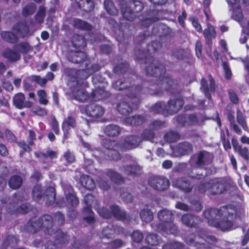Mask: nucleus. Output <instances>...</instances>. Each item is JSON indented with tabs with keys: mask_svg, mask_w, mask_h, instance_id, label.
Returning a JSON list of instances; mask_svg holds the SVG:
<instances>
[{
	"mask_svg": "<svg viewBox=\"0 0 249 249\" xmlns=\"http://www.w3.org/2000/svg\"><path fill=\"white\" fill-rule=\"evenodd\" d=\"M80 183L83 187L88 190H93L96 186L93 179L87 175H83L81 177Z\"/></svg>",
	"mask_w": 249,
	"mask_h": 249,
	"instance_id": "29",
	"label": "nucleus"
},
{
	"mask_svg": "<svg viewBox=\"0 0 249 249\" xmlns=\"http://www.w3.org/2000/svg\"><path fill=\"white\" fill-rule=\"evenodd\" d=\"M213 160V155L207 151H203L194 155L190 160L192 165L201 167L210 164Z\"/></svg>",
	"mask_w": 249,
	"mask_h": 249,
	"instance_id": "5",
	"label": "nucleus"
},
{
	"mask_svg": "<svg viewBox=\"0 0 249 249\" xmlns=\"http://www.w3.org/2000/svg\"><path fill=\"white\" fill-rule=\"evenodd\" d=\"M203 35L206 44L211 46L212 45V39L215 38L216 36V32L214 27L211 24L208 23L207 28L204 30Z\"/></svg>",
	"mask_w": 249,
	"mask_h": 249,
	"instance_id": "24",
	"label": "nucleus"
},
{
	"mask_svg": "<svg viewBox=\"0 0 249 249\" xmlns=\"http://www.w3.org/2000/svg\"><path fill=\"white\" fill-rule=\"evenodd\" d=\"M109 96V93L102 88H97L93 91L91 96L94 101H99Z\"/></svg>",
	"mask_w": 249,
	"mask_h": 249,
	"instance_id": "31",
	"label": "nucleus"
},
{
	"mask_svg": "<svg viewBox=\"0 0 249 249\" xmlns=\"http://www.w3.org/2000/svg\"><path fill=\"white\" fill-rule=\"evenodd\" d=\"M78 7L83 11L89 12L93 9L94 5L91 0H76Z\"/></svg>",
	"mask_w": 249,
	"mask_h": 249,
	"instance_id": "34",
	"label": "nucleus"
},
{
	"mask_svg": "<svg viewBox=\"0 0 249 249\" xmlns=\"http://www.w3.org/2000/svg\"><path fill=\"white\" fill-rule=\"evenodd\" d=\"M125 122L130 124L139 125L144 122V118L141 116L137 115L126 118Z\"/></svg>",
	"mask_w": 249,
	"mask_h": 249,
	"instance_id": "42",
	"label": "nucleus"
},
{
	"mask_svg": "<svg viewBox=\"0 0 249 249\" xmlns=\"http://www.w3.org/2000/svg\"><path fill=\"white\" fill-rule=\"evenodd\" d=\"M75 125V119L71 116L66 118L62 124V128L64 131V136L66 137V132H68L71 127H74Z\"/></svg>",
	"mask_w": 249,
	"mask_h": 249,
	"instance_id": "35",
	"label": "nucleus"
},
{
	"mask_svg": "<svg viewBox=\"0 0 249 249\" xmlns=\"http://www.w3.org/2000/svg\"><path fill=\"white\" fill-rule=\"evenodd\" d=\"M22 182L23 179L20 176L14 175L9 179L8 184L11 188L16 190L21 187Z\"/></svg>",
	"mask_w": 249,
	"mask_h": 249,
	"instance_id": "32",
	"label": "nucleus"
},
{
	"mask_svg": "<svg viewBox=\"0 0 249 249\" xmlns=\"http://www.w3.org/2000/svg\"><path fill=\"white\" fill-rule=\"evenodd\" d=\"M210 85L208 86L206 79L202 78L201 81V89L205 92L206 96L209 99H211V96L209 93L210 91L213 92L215 90V83L211 75L209 76Z\"/></svg>",
	"mask_w": 249,
	"mask_h": 249,
	"instance_id": "20",
	"label": "nucleus"
},
{
	"mask_svg": "<svg viewBox=\"0 0 249 249\" xmlns=\"http://www.w3.org/2000/svg\"><path fill=\"white\" fill-rule=\"evenodd\" d=\"M83 219L89 225H92L95 223L96 219L95 214L91 209L90 205L84 207L82 210Z\"/></svg>",
	"mask_w": 249,
	"mask_h": 249,
	"instance_id": "22",
	"label": "nucleus"
},
{
	"mask_svg": "<svg viewBox=\"0 0 249 249\" xmlns=\"http://www.w3.org/2000/svg\"><path fill=\"white\" fill-rule=\"evenodd\" d=\"M29 79H31V81L36 82L41 87L44 86L47 82L46 78H42L38 75H32L29 77Z\"/></svg>",
	"mask_w": 249,
	"mask_h": 249,
	"instance_id": "60",
	"label": "nucleus"
},
{
	"mask_svg": "<svg viewBox=\"0 0 249 249\" xmlns=\"http://www.w3.org/2000/svg\"><path fill=\"white\" fill-rule=\"evenodd\" d=\"M123 241L121 239H116L108 243V249H117L122 247L124 245Z\"/></svg>",
	"mask_w": 249,
	"mask_h": 249,
	"instance_id": "61",
	"label": "nucleus"
},
{
	"mask_svg": "<svg viewBox=\"0 0 249 249\" xmlns=\"http://www.w3.org/2000/svg\"><path fill=\"white\" fill-rule=\"evenodd\" d=\"M72 93L75 99L81 102L86 101L89 97L88 93L80 85H77L73 88Z\"/></svg>",
	"mask_w": 249,
	"mask_h": 249,
	"instance_id": "21",
	"label": "nucleus"
},
{
	"mask_svg": "<svg viewBox=\"0 0 249 249\" xmlns=\"http://www.w3.org/2000/svg\"><path fill=\"white\" fill-rule=\"evenodd\" d=\"M135 103L132 101H123L120 102L117 107L118 111L122 115H127L131 113L135 107L140 103V100L137 99Z\"/></svg>",
	"mask_w": 249,
	"mask_h": 249,
	"instance_id": "11",
	"label": "nucleus"
},
{
	"mask_svg": "<svg viewBox=\"0 0 249 249\" xmlns=\"http://www.w3.org/2000/svg\"><path fill=\"white\" fill-rule=\"evenodd\" d=\"M183 101L180 99L170 100L166 105V113L173 114L178 112L182 108Z\"/></svg>",
	"mask_w": 249,
	"mask_h": 249,
	"instance_id": "17",
	"label": "nucleus"
},
{
	"mask_svg": "<svg viewBox=\"0 0 249 249\" xmlns=\"http://www.w3.org/2000/svg\"><path fill=\"white\" fill-rule=\"evenodd\" d=\"M72 45L75 48L82 49L86 46V42L83 36L80 35H74L71 38Z\"/></svg>",
	"mask_w": 249,
	"mask_h": 249,
	"instance_id": "28",
	"label": "nucleus"
},
{
	"mask_svg": "<svg viewBox=\"0 0 249 249\" xmlns=\"http://www.w3.org/2000/svg\"><path fill=\"white\" fill-rule=\"evenodd\" d=\"M166 105L162 102H158L151 107V111L154 113H166Z\"/></svg>",
	"mask_w": 249,
	"mask_h": 249,
	"instance_id": "48",
	"label": "nucleus"
},
{
	"mask_svg": "<svg viewBox=\"0 0 249 249\" xmlns=\"http://www.w3.org/2000/svg\"><path fill=\"white\" fill-rule=\"evenodd\" d=\"M196 232L200 238L204 239L205 241L208 244V246L207 247H204V244H201L205 249H212V247L214 246L217 242V239L214 236L206 235V231L202 228L197 229Z\"/></svg>",
	"mask_w": 249,
	"mask_h": 249,
	"instance_id": "14",
	"label": "nucleus"
},
{
	"mask_svg": "<svg viewBox=\"0 0 249 249\" xmlns=\"http://www.w3.org/2000/svg\"><path fill=\"white\" fill-rule=\"evenodd\" d=\"M181 219L184 224L190 227L197 228L201 222L199 217L190 214H183Z\"/></svg>",
	"mask_w": 249,
	"mask_h": 249,
	"instance_id": "18",
	"label": "nucleus"
},
{
	"mask_svg": "<svg viewBox=\"0 0 249 249\" xmlns=\"http://www.w3.org/2000/svg\"><path fill=\"white\" fill-rule=\"evenodd\" d=\"M110 209L112 210L111 217L113 216L118 220L123 222H130L132 219V216L126 213V212L121 209L118 206L113 205L110 206Z\"/></svg>",
	"mask_w": 249,
	"mask_h": 249,
	"instance_id": "10",
	"label": "nucleus"
},
{
	"mask_svg": "<svg viewBox=\"0 0 249 249\" xmlns=\"http://www.w3.org/2000/svg\"><path fill=\"white\" fill-rule=\"evenodd\" d=\"M187 51L184 49H178L175 50L173 52V55L179 59H183L187 54Z\"/></svg>",
	"mask_w": 249,
	"mask_h": 249,
	"instance_id": "62",
	"label": "nucleus"
},
{
	"mask_svg": "<svg viewBox=\"0 0 249 249\" xmlns=\"http://www.w3.org/2000/svg\"><path fill=\"white\" fill-rule=\"evenodd\" d=\"M103 144L104 146L107 150V151H109L110 150H113L114 149H120V146H121V143H119V142L115 141H110V140H105L103 142Z\"/></svg>",
	"mask_w": 249,
	"mask_h": 249,
	"instance_id": "41",
	"label": "nucleus"
},
{
	"mask_svg": "<svg viewBox=\"0 0 249 249\" xmlns=\"http://www.w3.org/2000/svg\"><path fill=\"white\" fill-rule=\"evenodd\" d=\"M128 6L133 10L135 14L141 12L143 8V4L138 0H133L130 2Z\"/></svg>",
	"mask_w": 249,
	"mask_h": 249,
	"instance_id": "47",
	"label": "nucleus"
},
{
	"mask_svg": "<svg viewBox=\"0 0 249 249\" xmlns=\"http://www.w3.org/2000/svg\"><path fill=\"white\" fill-rule=\"evenodd\" d=\"M178 150L182 155H185L192 151V146L188 142H183L179 144Z\"/></svg>",
	"mask_w": 249,
	"mask_h": 249,
	"instance_id": "52",
	"label": "nucleus"
},
{
	"mask_svg": "<svg viewBox=\"0 0 249 249\" xmlns=\"http://www.w3.org/2000/svg\"><path fill=\"white\" fill-rule=\"evenodd\" d=\"M105 133L110 137H115L118 136L121 131L119 126L115 124L107 125L105 129Z\"/></svg>",
	"mask_w": 249,
	"mask_h": 249,
	"instance_id": "33",
	"label": "nucleus"
},
{
	"mask_svg": "<svg viewBox=\"0 0 249 249\" xmlns=\"http://www.w3.org/2000/svg\"><path fill=\"white\" fill-rule=\"evenodd\" d=\"M199 191L204 192L208 191L213 195L220 194L225 190L224 185L216 179H211L209 181L202 182L198 187Z\"/></svg>",
	"mask_w": 249,
	"mask_h": 249,
	"instance_id": "4",
	"label": "nucleus"
},
{
	"mask_svg": "<svg viewBox=\"0 0 249 249\" xmlns=\"http://www.w3.org/2000/svg\"><path fill=\"white\" fill-rule=\"evenodd\" d=\"M13 31L17 35V37H24L30 34L28 26L24 23H20L15 25Z\"/></svg>",
	"mask_w": 249,
	"mask_h": 249,
	"instance_id": "23",
	"label": "nucleus"
},
{
	"mask_svg": "<svg viewBox=\"0 0 249 249\" xmlns=\"http://www.w3.org/2000/svg\"><path fill=\"white\" fill-rule=\"evenodd\" d=\"M203 215L210 226L223 231H228L232 227L233 221L237 217V210L234 205L229 204L219 209L209 208L203 212Z\"/></svg>",
	"mask_w": 249,
	"mask_h": 249,
	"instance_id": "2",
	"label": "nucleus"
},
{
	"mask_svg": "<svg viewBox=\"0 0 249 249\" xmlns=\"http://www.w3.org/2000/svg\"><path fill=\"white\" fill-rule=\"evenodd\" d=\"M13 103L15 107L19 109L30 108L33 104L29 101H26L24 95L21 92L18 93L14 96Z\"/></svg>",
	"mask_w": 249,
	"mask_h": 249,
	"instance_id": "13",
	"label": "nucleus"
},
{
	"mask_svg": "<svg viewBox=\"0 0 249 249\" xmlns=\"http://www.w3.org/2000/svg\"><path fill=\"white\" fill-rule=\"evenodd\" d=\"M141 218L142 221L149 223L153 219V213L149 209H142L140 213Z\"/></svg>",
	"mask_w": 249,
	"mask_h": 249,
	"instance_id": "37",
	"label": "nucleus"
},
{
	"mask_svg": "<svg viewBox=\"0 0 249 249\" xmlns=\"http://www.w3.org/2000/svg\"><path fill=\"white\" fill-rule=\"evenodd\" d=\"M36 7L34 3H31L25 6L22 10V14L24 16H28L34 13Z\"/></svg>",
	"mask_w": 249,
	"mask_h": 249,
	"instance_id": "59",
	"label": "nucleus"
},
{
	"mask_svg": "<svg viewBox=\"0 0 249 249\" xmlns=\"http://www.w3.org/2000/svg\"><path fill=\"white\" fill-rule=\"evenodd\" d=\"M131 237L133 242L139 243L142 241L143 234L142 231H135L132 233Z\"/></svg>",
	"mask_w": 249,
	"mask_h": 249,
	"instance_id": "54",
	"label": "nucleus"
},
{
	"mask_svg": "<svg viewBox=\"0 0 249 249\" xmlns=\"http://www.w3.org/2000/svg\"><path fill=\"white\" fill-rule=\"evenodd\" d=\"M97 212L99 214L104 218L109 219L111 218V213L112 210L105 207L98 208L97 209Z\"/></svg>",
	"mask_w": 249,
	"mask_h": 249,
	"instance_id": "51",
	"label": "nucleus"
},
{
	"mask_svg": "<svg viewBox=\"0 0 249 249\" xmlns=\"http://www.w3.org/2000/svg\"><path fill=\"white\" fill-rule=\"evenodd\" d=\"M173 184L177 188L186 193L191 192L193 188V185L185 178H179L176 179Z\"/></svg>",
	"mask_w": 249,
	"mask_h": 249,
	"instance_id": "19",
	"label": "nucleus"
},
{
	"mask_svg": "<svg viewBox=\"0 0 249 249\" xmlns=\"http://www.w3.org/2000/svg\"><path fill=\"white\" fill-rule=\"evenodd\" d=\"M86 58V54L81 51L71 52L68 57L69 61L74 63L82 62Z\"/></svg>",
	"mask_w": 249,
	"mask_h": 249,
	"instance_id": "26",
	"label": "nucleus"
},
{
	"mask_svg": "<svg viewBox=\"0 0 249 249\" xmlns=\"http://www.w3.org/2000/svg\"><path fill=\"white\" fill-rule=\"evenodd\" d=\"M156 230L160 232H163L167 234H174L177 235L179 233L177 226L171 222L166 224H160L157 225Z\"/></svg>",
	"mask_w": 249,
	"mask_h": 249,
	"instance_id": "15",
	"label": "nucleus"
},
{
	"mask_svg": "<svg viewBox=\"0 0 249 249\" xmlns=\"http://www.w3.org/2000/svg\"><path fill=\"white\" fill-rule=\"evenodd\" d=\"M19 242L18 238L13 235H8L4 240L0 249H7L9 246H14L17 245Z\"/></svg>",
	"mask_w": 249,
	"mask_h": 249,
	"instance_id": "30",
	"label": "nucleus"
},
{
	"mask_svg": "<svg viewBox=\"0 0 249 249\" xmlns=\"http://www.w3.org/2000/svg\"><path fill=\"white\" fill-rule=\"evenodd\" d=\"M141 138L136 135H129L125 137L124 142L121 143L120 150L121 151H126L138 147L142 142Z\"/></svg>",
	"mask_w": 249,
	"mask_h": 249,
	"instance_id": "8",
	"label": "nucleus"
},
{
	"mask_svg": "<svg viewBox=\"0 0 249 249\" xmlns=\"http://www.w3.org/2000/svg\"><path fill=\"white\" fill-rule=\"evenodd\" d=\"M104 6L106 10L109 14L112 15H116L117 14L118 10L115 7L113 2L111 0H105Z\"/></svg>",
	"mask_w": 249,
	"mask_h": 249,
	"instance_id": "44",
	"label": "nucleus"
},
{
	"mask_svg": "<svg viewBox=\"0 0 249 249\" xmlns=\"http://www.w3.org/2000/svg\"><path fill=\"white\" fill-rule=\"evenodd\" d=\"M16 49L22 53H27L32 49V47L30 45L26 42H23L18 44L16 46Z\"/></svg>",
	"mask_w": 249,
	"mask_h": 249,
	"instance_id": "55",
	"label": "nucleus"
},
{
	"mask_svg": "<svg viewBox=\"0 0 249 249\" xmlns=\"http://www.w3.org/2000/svg\"><path fill=\"white\" fill-rule=\"evenodd\" d=\"M118 1L124 18L127 20L133 21L136 18V14L133 12V10L125 3L124 0H118Z\"/></svg>",
	"mask_w": 249,
	"mask_h": 249,
	"instance_id": "16",
	"label": "nucleus"
},
{
	"mask_svg": "<svg viewBox=\"0 0 249 249\" xmlns=\"http://www.w3.org/2000/svg\"><path fill=\"white\" fill-rule=\"evenodd\" d=\"M146 71L149 75L160 76L156 83L149 86V93L151 94L160 96L164 91L170 89L175 84V82L170 77L161 76L165 72V68L161 65L152 63L146 68Z\"/></svg>",
	"mask_w": 249,
	"mask_h": 249,
	"instance_id": "3",
	"label": "nucleus"
},
{
	"mask_svg": "<svg viewBox=\"0 0 249 249\" xmlns=\"http://www.w3.org/2000/svg\"><path fill=\"white\" fill-rule=\"evenodd\" d=\"M72 24L74 27L81 30H89L91 28L90 24L80 19H74Z\"/></svg>",
	"mask_w": 249,
	"mask_h": 249,
	"instance_id": "38",
	"label": "nucleus"
},
{
	"mask_svg": "<svg viewBox=\"0 0 249 249\" xmlns=\"http://www.w3.org/2000/svg\"><path fill=\"white\" fill-rule=\"evenodd\" d=\"M180 137L179 134L174 131H170L167 133L164 136V139L165 141L169 142H173L178 141Z\"/></svg>",
	"mask_w": 249,
	"mask_h": 249,
	"instance_id": "49",
	"label": "nucleus"
},
{
	"mask_svg": "<svg viewBox=\"0 0 249 249\" xmlns=\"http://www.w3.org/2000/svg\"><path fill=\"white\" fill-rule=\"evenodd\" d=\"M122 169L126 174L136 175L139 173L141 167L137 164H133L124 167Z\"/></svg>",
	"mask_w": 249,
	"mask_h": 249,
	"instance_id": "43",
	"label": "nucleus"
},
{
	"mask_svg": "<svg viewBox=\"0 0 249 249\" xmlns=\"http://www.w3.org/2000/svg\"><path fill=\"white\" fill-rule=\"evenodd\" d=\"M57 153L55 151L52 150H48L46 152V153H42V152H36L35 155L38 157L40 158L43 160H45L48 158L51 159H53V158H55L57 157Z\"/></svg>",
	"mask_w": 249,
	"mask_h": 249,
	"instance_id": "40",
	"label": "nucleus"
},
{
	"mask_svg": "<svg viewBox=\"0 0 249 249\" xmlns=\"http://www.w3.org/2000/svg\"><path fill=\"white\" fill-rule=\"evenodd\" d=\"M146 243L151 246H156L160 244L161 239L157 234L149 233L146 237Z\"/></svg>",
	"mask_w": 249,
	"mask_h": 249,
	"instance_id": "36",
	"label": "nucleus"
},
{
	"mask_svg": "<svg viewBox=\"0 0 249 249\" xmlns=\"http://www.w3.org/2000/svg\"><path fill=\"white\" fill-rule=\"evenodd\" d=\"M84 112L89 117L98 118L102 117L104 115L105 110L104 108L100 105L95 104H91L85 107Z\"/></svg>",
	"mask_w": 249,
	"mask_h": 249,
	"instance_id": "9",
	"label": "nucleus"
},
{
	"mask_svg": "<svg viewBox=\"0 0 249 249\" xmlns=\"http://www.w3.org/2000/svg\"><path fill=\"white\" fill-rule=\"evenodd\" d=\"M161 47L162 44L159 41H152L148 45L147 51L149 53L151 54L159 51Z\"/></svg>",
	"mask_w": 249,
	"mask_h": 249,
	"instance_id": "46",
	"label": "nucleus"
},
{
	"mask_svg": "<svg viewBox=\"0 0 249 249\" xmlns=\"http://www.w3.org/2000/svg\"><path fill=\"white\" fill-rule=\"evenodd\" d=\"M1 36L3 40L10 43H14L18 40L17 35L13 31V32H2L1 33Z\"/></svg>",
	"mask_w": 249,
	"mask_h": 249,
	"instance_id": "39",
	"label": "nucleus"
},
{
	"mask_svg": "<svg viewBox=\"0 0 249 249\" xmlns=\"http://www.w3.org/2000/svg\"><path fill=\"white\" fill-rule=\"evenodd\" d=\"M45 15V9L43 6H40L37 14L36 15V20L39 23H41L44 19Z\"/></svg>",
	"mask_w": 249,
	"mask_h": 249,
	"instance_id": "63",
	"label": "nucleus"
},
{
	"mask_svg": "<svg viewBox=\"0 0 249 249\" xmlns=\"http://www.w3.org/2000/svg\"><path fill=\"white\" fill-rule=\"evenodd\" d=\"M128 82L127 81H117L113 83V88L117 90H121L127 88L128 87Z\"/></svg>",
	"mask_w": 249,
	"mask_h": 249,
	"instance_id": "53",
	"label": "nucleus"
},
{
	"mask_svg": "<svg viewBox=\"0 0 249 249\" xmlns=\"http://www.w3.org/2000/svg\"><path fill=\"white\" fill-rule=\"evenodd\" d=\"M120 150V149H114L113 150H110L109 151H107L106 154L108 155V156L113 160H118L121 159V155L118 152V150Z\"/></svg>",
	"mask_w": 249,
	"mask_h": 249,
	"instance_id": "58",
	"label": "nucleus"
},
{
	"mask_svg": "<svg viewBox=\"0 0 249 249\" xmlns=\"http://www.w3.org/2000/svg\"><path fill=\"white\" fill-rule=\"evenodd\" d=\"M18 203H8L6 206L7 212L10 215H18L20 214H26L31 211H33L36 208H31L30 203H21L20 206L18 205Z\"/></svg>",
	"mask_w": 249,
	"mask_h": 249,
	"instance_id": "6",
	"label": "nucleus"
},
{
	"mask_svg": "<svg viewBox=\"0 0 249 249\" xmlns=\"http://www.w3.org/2000/svg\"><path fill=\"white\" fill-rule=\"evenodd\" d=\"M65 216L60 212H57L53 214V217L50 214H44L39 218L36 216L30 219L25 226V231L30 233L35 234L42 228L45 233L49 235L54 234L55 243L52 244L48 242L46 246V249H57L56 244L66 245L69 243V235L63 232L60 229L54 230L53 227L56 223L61 226L65 223Z\"/></svg>",
	"mask_w": 249,
	"mask_h": 249,
	"instance_id": "1",
	"label": "nucleus"
},
{
	"mask_svg": "<svg viewBox=\"0 0 249 249\" xmlns=\"http://www.w3.org/2000/svg\"><path fill=\"white\" fill-rule=\"evenodd\" d=\"M158 217L159 220L165 224L173 222L174 218L173 213L167 209L160 211L158 213Z\"/></svg>",
	"mask_w": 249,
	"mask_h": 249,
	"instance_id": "25",
	"label": "nucleus"
},
{
	"mask_svg": "<svg viewBox=\"0 0 249 249\" xmlns=\"http://www.w3.org/2000/svg\"><path fill=\"white\" fill-rule=\"evenodd\" d=\"M148 183L151 187L159 191L167 189L170 185V182L167 178L159 176H153L150 177Z\"/></svg>",
	"mask_w": 249,
	"mask_h": 249,
	"instance_id": "7",
	"label": "nucleus"
},
{
	"mask_svg": "<svg viewBox=\"0 0 249 249\" xmlns=\"http://www.w3.org/2000/svg\"><path fill=\"white\" fill-rule=\"evenodd\" d=\"M100 69V66L96 64L87 70L77 71L76 72L77 85H81V80L87 79L92 73L99 71Z\"/></svg>",
	"mask_w": 249,
	"mask_h": 249,
	"instance_id": "12",
	"label": "nucleus"
},
{
	"mask_svg": "<svg viewBox=\"0 0 249 249\" xmlns=\"http://www.w3.org/2000/svg\"><path fill=\"white\" fill-rule=\"evenodd\" d=\"M184 245L179 242L172 241L165 244L162 249H183Z\"/></svg>",
	"mask_w": 249,
	"mask_h": 249,
	"instance_id": "45",
	"label": "nucleus"
},
{
	"mask_svg": "<svg viewBox=\"0 0 249 249\" xmlns=\"http://www.w3.org/2000/svg\"><path fill=\"white\" fill-rule=\"evenodd\" d=\"M236 119L237 122L242 126L244 129L247 128V124L245 119L243 116L241 111L239 110L237 111Z\"/></svg>",
	"mask_w": 249,
	"mask_h": 249,
	"instance_id": "64",
	"label": "nucleus"
},
{
	"mask_svg": "<svg viewBox=\"0 0 249 249\" xmlns=\"http://www.w3.org/2000/svg\"><path fill=\"white\" fill-rule=\"evenodd\" d=\"M2 55L11 62H16L19 60L20 55L18 53L10 49L3 50Z\"/></svg>",
	"mask_w": 249,
	"mask_h": 249,
	"instance_id": "27",
	"label": "nucleus"
},
{
	"mask_svg": "<svg viewBox=\"0 0 249 249\" xmlns=\"http://www.w3.org/2000/svg\"><path fill=\"white\" fill-rule=\"evenodd\" d=\"M232 18L239 22H241L243 19V15L241 8L238 6L234 7L232 15Z\"/></svg>",
	"mask_w": 249,
	"mask_h": 249,
	"instance_id": "50",
	"label": "nucleus"
},
{
	"mask_svg": "<svg viewBox=\"0 0 249 249\" xmlns=\"http://www.w3.org/2000/svg\"><path fill=\"white\" fill-rule=\"evenodd\" d=\"M198 123V119L195 115H190L186 117V121L183 124L187 125H196Z\"/></svg>",
	"mask_w": 249,
	"mask_h": 249,
	"instance_id": "56",
	"label": "nucleus"
},
{
	"mask_svg": "<svg viewBox=\"0 0 249 249\" xmlns=\"http://www.w3.org/2000/svg\"><path fill=\"white\" fill-rule=\"evenodd\" d=\"M43 195V190L39 184L35 185L33 189V196L36 200L40 198Z\"/></svg>",
	"mask_w": 249,
	"mask_h": 249,
	"instance_id": "57",
	"label": "nucleus"
}]
</instances>
